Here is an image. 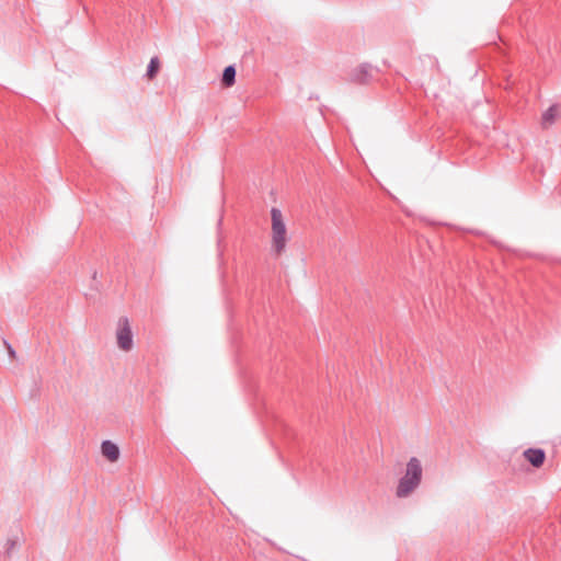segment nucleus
<instances>
[{
    "label": "nucleus",
    "instance_id": "1",
    "mask_svg": "<svg viewBox=\"0 0 561 561\" xmlns=\"http://www.w3.org/2000/svg\"><path fill=\"white\" fill-rule=\"evenodd\" d=\"M422 474L423 468L420 459L411 457L407 462L404 474L398 481L397 497L404 499L412 494L421 484Z\"/></svg>",
    "mask_w": 561,
    "mask_h": 561
},
{
    "label": "nucleus",
    "instance_id": "2",
    "mask_svg": "<svg viewBox=\"0 0 561 561\" xmlns=\"http://www.w3.org/2000/svg\"><path fill=\"white\" fill-rule=\"evenodd\" d=\"M272 217V240L273 248L277 254H279L286 245V225L283 220L282 211L273 207L271 209Z\"/></svg>",
    "mask_w": 561,
    "mask_h": 561
},
{
    "label": "nucleus",
    "instance_id": "3",
    "mask_svg": "<svg viewBox=\"0 0 561 561\" xmlns=\"http://www.w3.org/2000/svg\"><path fill=\"white\" fill-rule=\"evenodd\" d=\"M377 72V68L368 62H364L350 72L348 80L353 83L366 84L375 79Z\"/></svg>",
    "mask_w": 561,
    "mask_h": 561
},
{
    "label": "nucleus",
    "instance_id": "4",
    "mask_svg": "<svg viewBox=\"0 0 561 561\" xmlns=\"http://www.w3.org/2000/svg\"><path fill=\"white\" fill-rule=\"evenodd\" d=\"M117 345L123 351H130L133 347V332L127 317L118 320L116 332Z\"/></svg>",
    "mask_w": 561,
    "mask_h": 561
},
{
    "label": "nucleus",
    "instance_id": "5",
    "mask_svg": "<svg viewBox=\"0 0 561 561\" xmlns=\"http://www.w3.org/2000/svg\"><path fill=\"white\" fill-rule=\"evenodd\" d=\"M561 115V104H552L541 115V127L547 129L556 124L557 119Z\"/></svg>",
    "mask_w": 561,
    "mask_h": 561
},
{
    "label": "nucleus",
    "instance_id": "6",
    "mask_svg": "<svg viewBox=\"0 0 561 561\" xmlns=\"http://www.w3.org/2000/svg\"><path fill=\"white\" fill-rule=\"evenodd\" d=\"M526 460L535 468H540L546 460V453L541 448H528L524 451Z\"/></svg>",
    "mask_w": 561,
    "mask_h": 561
},
{
    "label": "nucleus",
    "instance_id": "7",
    "mask_svg": "<svg viewBox=\"0 0 561 561\" xmlns=\"http://www.w3.org/2000/svg\"><path fill=\"white\" fill-rule=\"evenodd\" d=\"M102 455L111 462L117 461L121 455L119 447L112 440H103L101 444Z\"/></svg>",
    "mask_w": 561,
    "mask_h": 561
},
{
    "label": "nucleus",
    "instance_id": "8",
    "mask_svg": "<svg viewBox=\"0 0 561 561\" xmlns=\"http://www.w3.org/2000/svg\"><path fill=\"white\" fill-rule=\"evenodd\" d=\"M236 73H237V70H236L234 65L227 66L224 69L222 76H221L222 85L226 88L232 87L236 83Z\"/></svg>",
    "mask_w": 561,
    "mask_h": 561
},
{
    "label": "nucleus",
    "instance_id": "9",
    "mask_svg": "<svg viewBox=\"0 0 561 561\" xmlns=\"http://www.w3.org/2000/svg\"><path fill=\"white\" fill-rule=\"evenodd\" d=\"M159 66H160L159 59L157 57L151 58V60L147 67V77L149 79H152L158 73Z\"/></svg>",
    "mask_w": 561,
    "mask_h": 561
},
{
    "label": "nucleus",
    "instance_id": "10",
    "mask_svg": "<svg viewBox=\"0 0 561 561\" xmlns=\"http://www.w3.org/2000/svg\"><path fill=\"white\" fill-rule=\"evenodd\" d=\"M16 545H18V539L16 538H9L8 539L7 545H5V554L8 557L11 556V552L16 547Z\"/></svg>",
    "mask_w": 561,
    "mask_h": 561
},
{
    "label": "nucleus",
    "instance_id": "11",
    "mask_svg": "<svg viewBox=\"0 0 561 561\" xmlns=\"http://www.w3.org/2000/svg\"><path fill=\"white\" fill-rule=\"evenodd\" d=\"M7 347H8V352H9V355L11 357H14L15 356V351L13 350V347L11 346V344H9L8 342H4Z\"/></svg>",
    "mask_w": 561,
    "mask_h": 561
}]
</instances>
